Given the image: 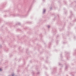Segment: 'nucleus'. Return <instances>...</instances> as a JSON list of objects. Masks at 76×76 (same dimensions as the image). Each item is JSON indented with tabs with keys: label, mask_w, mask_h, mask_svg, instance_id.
<instances>
[{
	"label": "nucleus",
	"mask_w": 76,
	"mask_h": 76,
	"mask_svg": "<svg viewBox=\"0 0 76 76\" xmlns=\"http://www.w3.org/2000/svg\"><path fill=\"white\" fill-rule=\"evenodd\" d=\"M1 70H2L0 68V71H1Z\"/></svg>",
	"instance_id": "1"
}]
</instances>
